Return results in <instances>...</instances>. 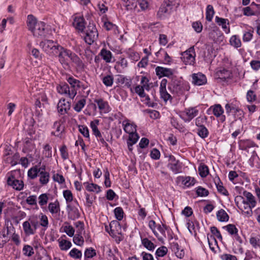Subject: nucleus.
I'll list each match as a JSON object with an SVG mask.
<instances>
[{"instance_id": "7ed1b4c3", "label": "nucleus", "mask_w": 260, "mask_h": 260, "mask_svg": "<svg viewBox=\"0 0 260 260\" xmlns=\"http://www.w3.org/2000/svg\"><path fill=\"white\" fill-rule=\"evenodd\" d=\"M28 29L35 37H44L46 34L45 23L42 21H38L32 15H28L27 19Z\"/></svg>"}, {"instance_id": "a18cd8bd", "label": "nucleus", "mask_w": 260, "mask_h": 260, "mask_svg": "<svg viewBox=\"0 0 260 260\" xmlns=\"http://www.w3.org/2000/svg\"><path fill=\"white\" fill-rule=\"evenodd\" d=\"M41 225L45 230L48 228L49 221L47 216L46 215L41 214L40 215L39 225Z\"/></svg>"}, {"instance_id": "5fc2aeb1", "label": "nucleus", "mask_w": 260, "mask_h": 260, "mask_svg": "<svg viewBox=\"0 0 260 260\" xmlns=\"http://www.w3.org/2000/svg\"><path fill=\"white\" fill-rule=\"evenodd\" d=\"M207 119V117L205 116H200L197 117L195 119L196 125L198 127L204 126V123L206 121Z\"/></svg>"}, {"instance_id": "0eeeda50", "label": "nucleus", "mask_w": 260, "mask_h": 260, "mask_svg": "<svg viewBox=\"0 0 260 260\" xmlns=\"http://www.w3.org/2000/svg\"><path fill=\"white\" fill-rule=\"evenodd\" d=\"M148 226L158 240L162 242L166 238V226L163 224H156L153 220L149 221Z\"/></svg>"}, {"instance_id": "774afa93", "label": "nucleus", "mask_w": 260, "mask_h": 260, "mask_svg": "<svg viewBox=\"0 0 260 260\" xmlns=\"http://www.w3.org/2000/svg\"><path fill=\"white\" fill-rule=\"evenodd\" d=\"M43 154L46 157L50 158L52 156L51 147L49 145L46 144L44 147Z\"/></svg>"}, {"instance_id": "72a5a7b5", "label": "nucleus", "mask_w": 260, "mask_h": 260, "mask_svg": "<svg viewBox=\"0 0 260 260\" xmlns=\"http://www.w3.org/2000/svg\"><path fill=\"white\" fill-rule=\"evenodd\" d=\"M169 88L171 91L176 94L182 93V86L178 81L173 82L170 86Z\"/></svg>"}, {"instance_id": "4468645a", "label": "nucleus", "mask_w": 260, "mask_h": 260, "mask_svg": "<svg viewBox=\"0 0 260 260\" xmlns=\"http://www.w3.org/2000/svg\"><path fill=\"white\" fill-rule=\"evenodd\" d=\"M105 229L111 236L114 237L120 233L121 228L118 221L113 220L110 222L109 226H105Z\"/></svg>"}, {"instance_id": "473e14b6", "label": "nucleus", "mask_w": 260, "mask_h": 260, "mask_svg": "<svg viewBox=\"0 0 260 260\" xmlns=\"http://www.w3.org/2000/svg\"><path fill=\"white\" fill-rule=\"evenodd\" d=\"M214 181L219 192L225 196L229 194L228 191L223 186L222 183L218 177H215Z\"/></svg>"}, {"instance_id": "5701e85b", "label": "nucleus", "mask_w": 260, "mask_h": 260, "mask_svg": "<svg viewBox=\"0 0 260 260\" xmlns=\"http://www.w3.org/2000/svg\"><path fill=\"white\" fill-rule=\"evenodd\" d=\"M115 249L112 248L110 245H104L103 246V252L107 260H118L115 257L114 251Z\"/></svg>"}, {"instance_id": "de8ad7c7", "label": "nucleus", "mask_w": 260, "mask_h": 260, "mask_svg": "<svg viewBox=\"0 0 260 260\" xmlns=\"http://www.w3.org/2000/svg\"><path fill=\"white\" fill-rule=\"evenodd\" d=\"M141 84L143 88L145 89L146 90H149L150 87V83L149 79L146 76H142L140 80Z\"/></svg>"}, {"instance_id": "2eb2a0df", "label": "nucleus", "mask_w": 260, "mask_h": 260, "mask_svg": "<svg viewBox=\"0 0 260 260\" xmlns=\"http://www.w3.org/2000/svg\"><path fill=\"white\" fill-rule=\"evenodd\" d=\"M122 125L124 131L127 134H131L137 132V125L127 118H125L122 122Z\"/></svg>"}, {"instance_id": "79ce46f5", "label": "nucleus", "mask_w": 260, "mask_h": 260, "mask_svg": "<svg viewBox=\"0 0 260 260\" xmlns=\"http://www.w3.org/2000/svg\"><path fill=\"white\" fill-rule=\"evenodd\" d=\"M141 241L142 245L148 250H153L154 249L155 246V245L148 238H141Z\"/></svg>"}, {"instance_id": "ea45409f", "label": "nucleus", "mask_w": 260, "mask_h": 260, "mask_svg": "<svg viewBox=\"0 0 260 260\" xmlns=\"http://www.w3.org/2000/svg\"><path fill=\"white\" fill-rule=\"evenodd\" d=\"M216 216L218 220L221 222L227 221L229 218V215L223 209L219 210L216 214Z\"/></svg>"}, {"instance_id": "9d476101", "label": "nucleus", "mask_w": 260, "mask_h": 260, "mask_svg": "<svg viewBox=\"0 0 260 260\" xmlns=\"http://www.w3.org/2000/svg\"><path fill=\"white\" fill-rule=\"evenodd\" d=\"M98 30L94 25L89 23L85 31L84 40L86 43L91 45L98 38Z\"/></svg>"}, {"instance_id": "aec40b11", "label": "nucleus", "mask_w": 260, "mask_h": 260, "mask_svg": "<svg viewBox=\"0 0 260 260\" xmlns=\"http://www.w3.org/2000/svg\"><path fill=\"white\" fill-rule=\"evenodd\" d=\"M73 25L76 29L83 32L85 28V22L83 17L75 16L73 22Z\"/></svg>"}, {"instance_id": "3c124183", "label": "nucleus", "mask_w": 260, "mask_h": 260, "mask_svg": "<svg viewBox=\"0 0 260 260\" xmlns=\"http://www.w3.org/2000/svg\"><path fill=\"white\" fill-rule=\"evenodd\" d=\"M224 228L229 232L231 235H234L237 234L238 232V230L234 224H229L226 226H224Z\"/></svg>"}, {"instance_id": "c85d7f7f", "label": "nucleus", "mask_w": 260, "mask_h": 260, "mask_svg": "<svg viewBox=\"0 0 260 260\" xmlns=\"http://www.w3.org/2000/svg\"><path fill=\"white\" fill-rule=\"evenodd\" d=\"M178 179L181 182L183 185L187 187L193 186L196 182L194 178L189 176H180L178 178Z\"/></svg>"}, {"instance_id": "b1692460", "label": "nucleus", "mask_w": 260, "mask_h": 260, "mask_svg": "<svg viewBox=\"0 0 260 260\" xmlns=\"http://www.w3.org/2000/svg\"><path fill=\"white\" fill-rule=\"evenodd\" d=\"M94 102L97 104L101 112L106 113L109 111V106L107 102L101 98L95 99Z\"/></svg>"}, {"instance_id": "7c9ffc66", "label": "nucleus", "mask_w": 260, "mask_h": 260, "mask_svg": "<svg viewBox=\"0 0 260 260\" xmlns=\"http://www.w3.org/2000/svg\"><path fill=\"white\" fill-rule=\"evenodd\" d=\"M208 111H212V113L217 117H220L223 113V109L219 104H216L210 107Z\"/></svg>"}, {"instance_id": "052dcab7", "label": "nucleus", "mask_w": 260, "mask_h": 260, "mask_svg": "<svg viewBox=\"0 0 260 260\" xmlns=\"http://www.w3.org/2000/svg\"><path fill=\"white\" fill-rule=\"evenodd\" d=\"M85 195L86 197V203L85 205L86 206L90 207L93 204L95 197L93 196H91L86 192H85Z\"/></svg>"}, {"instance_id": "f3484780", "label": "nucleus", "mask_w": 260, "mask_h": 260, "mask_svg": "<svg viewBox=\"0 0 260 260\" xmlns=\"http://www.w3.org/2000/svg\"><path fill=\"white\" fill-rule=\"evenodd\" d=\"M192 83L198 86L204 85L207 83V78L206 76L200 73L193 74L192 75Z\"/></svg>"}, {"instance_id": "a19ab883", "label": "nucleus", "mask_w": 260, "mask_h": 260, "mask_svg": "<svg viewBox=\"0 0 260 260\" xmlns=\"http://www.w3.org/2000/svg\"><path fill=\"white\" fill-rule=\"evenodd\" d=\"M215 12L213 7L211 5H208L206 8V19L207 21L210 22L212 21Z\"/></svg>"}, {"instance_id": "8fccbe9b", "label": "nucleus", "mask_w": 260, "mask_h": 260, "mask_svg": "<svg viewBox=\"0 0 260 260\" xmlns=\"http://www.w3.org/2000/svg\"><path fill=\"white\" fill-rule=\"evenodd\" d=\"M69 255L75 259H79L82 257V254L80 250L76 248H73L70 251Z\"/></svg>"}, {"instance_id": "dca6fc26", "label": "nucleus", "mask_w": 260, "mask_h": 260, "mask_svg": "<svg viewBox=\"0 0 260 260\" xmlns=\"http://www.w3.org/2000/svg\"><path fill=\"white\" fill-rule=\"evenodd\" d=\"M70 102L65 99H61L59 100L57 105L58 112L61 114H64L70 109Z\"/></svg>"}, {"instance_id": "c9c22d12", "label": "nucleus", "mask_w": 260, "mask_h": 260, "mask_svg": "<svg viewBox=\"0 0 260 260\" xmlns=\"http://www.w3.org/2000/svg\"><path fill=\"white\" fill-rule=\"evenodd\" d=\"M83 184L85 185L86 190L88 191L95 192L96 193H99L101 191L100 186L96 184L85 182Z\"/></svg>"}, {"instance_id": "f704fd0d", "label": "nucleus", "mask_w": 260, "mask_h": 260, "mask_svg": "<svg viewBox=\"0 0 260 260\" xmlns=\"http://www.w3.org/2000/svg\"><path fill=\"white\" fill-rule=\"evenodd\" d=\"M99 121L98 120H95L90 122V127L92 129L93 134L95 135L96 138L101 137V133L98 128Z\"/></svg>"}, {"instance_id": "4c0bfd02", "label": "nucleus", "mask_w": 260, "mask_h": 260, "mask_svg": "<svg viewBox=\"0 0 260 260\" xmlns=\"http://www.w3.org/2000/svg\"><path fill=\"white\" fill-rule=\"evenodd\" d=\"M208 241L210 249L214 253H216V249H218L219 247L215 237H213V236H210V238H209L208 237Z\"/></svg>"}, {"instance_id": "f257e3e1", "label": "nucleus", "mask_w": 260, "mask_h": 260, "mask_svg": "<svg viewBox=\"0 0 260 260\" xmlns=\"http://www.w3.org/2000/svg\"><path fill=\"white\" fill-rule=\"evenodd\" d=\"M236 199L239 200L237 201V204L239 201L241 202L238 206L242 213L247 217L251 216L252 214V209L256 204V201L253 194L247 191H244L243 192V196L237 197Z\"/></svg>"}, {"instance_id": "c03bdc74", "label": "nucleus", "mask_w": 260, "mask_h": 260, "mask_svg": "<svg viewBox=\"0 0 260 260\" xmlns=\"http://www.w3.org/2000/svg\"><path fill=\"white\" fill-rule=\"evenodd\" d=\"M164 4L173 10L176 9L179 6V0H165Z\"/></svg>"}, {"instance_id": "412c9836", "label": "nucleus", "mask_w": 260, "mask_h": 260, "mask_svg": "<svg viewBox=\"0 0 260 260\" xmlns=\"http://www.w3.org/2000/svg\"><path fill=\"white\" fill-rule=\"evenodd\" d=\"M99 55L101 56L106 63L112 62L114 60L111 51L105 48H103L101 50Z\"/></svg>"}, {"instance_id": "680f3d73", "label": "nucleus", "mask_w": 260, "mask_h": 260, "mask_svg": "<svg viewBox=\"0 0 260 260\" xmlns=\"http://www.w3.org/2000/svg\"><path fill=\"white\" fill-rule=\"evenodd\" d=\"M249 242L254 248L259 247L260 248V237H252L250 239Z\"/></svg>"}, {"instance_id": "2f4dec72", "label": "nucleus", "mask_w": 260, "mask_h": 260, "mask_svg": "<svg viewBox=\"0 0 260 260\" xmlns=\"http://www.w3.org/2000/svg\"><path fill=\"white\" fill-rule=\"evenodd\" d=\"M49 212L52 214H57L60 212V205L57 200L54 202L50 203L48 206Z\"/></svg>"}, {"instance_id": "6e6d98bb", "label": "nucleus", "mask_w": 260, "mask_h": 260, "mask_svg": "<svg viewBox=\"0 0 260 260\" xmlns=\"http://www.w3.org/2000/svg\"><path fill=\"white\" fill-rule=\"evenodd\" d=\"M198 134L200 137L205 138L208 137L209 132L207 128L204 126L199 127L198 129Z\"/></svg>"}, {"instance_id": "20e7f679", "label": "nucleus", "mask_w": 260, "mask_h": 260, "mask_svg": "<svg viewBox=\"0 0 260 260\" xmlns=\"http://www.w3.org/2000/svg\"><path fill=\"white\" fill-rule=\"evenodd\" d=\"M28 176L31 179H35L38 176L40 177V182L42 185L48 183L49 180V173L46 171L45 166L40 167L36 166L30 169L27 173Z\"/></svg>"}, {"instance_id": "bb28decb", "label": "nucleus", "mask_w": 260, "mask_h": 260, "mask_svg": "<svg viewBox=\"0 0 260 260\" xmlns=\"http://www.w3.org/2000/svg\"><path fill=\"white\" fill-rule=\"evenodd\" d=\"M127 66L128 62L127 60L124 57H120L119 60L116 62L114 68L118 73H122V70L127 68Z\"/></svg>"}, {"instance_id": "1a4fd4ad", "label": "nucleus", "mask_w": 260, "mask_h": 260, "mask_svg": "<svg viewBox=\"0 0 260 260\" xmlns=\"http://www.w3.org/2000/svg\"><path fill=\"white\" fill-rule=\"evenodd\" d=\"M67 81L70 84L71 92L70 93V98L73 99L77 94V90L79 88H82L84 89H86L87 87L82 84V83L74 77L70 76L67 78Z\"/></svg>"}, {"instance_id": "39448f33", "label": "nucleus", "mask_w": 260, "mask_h": 260, "mask_svg": "<svg viewBox=\"0 0 260 260\" xmlns=\"http://www.w3.org/2000/svg\"><path fill=\"white\" fill-rule=\"evenodd\" d=\"M20 175L18 170H14L8 173L7 175V184L16 190L20 191L23 189L24 183L21 180L18 179Z\"/></svg>"}, {"instance_id": "bf43d9fd", "label": "nucleus", "mask_w": 260, "mask_h": 260, "mask_svg": "<svg viewBox=\"0 0 260 260\" xmlns=\"http://www.w3.org/2000/svg\"><path fill=\"white\" fill-rule=\"evenodd\" d=\"M63 196L67 203L71 202L73 200V194L70 190H64Z\"/></svg>"}, {"instance_id": "4d7b16f0", "label": "nucleus", "mask_w": 260, "mask_h": 260, "mask_svg": "<svg viewBox=\"0 0 260 260\" xmlns=\"http://www.w3.org/2000/svg\"><path fill=\"white\" fill-rule=\"evenodd\" d=\"M24 255L27 256H31L34 253L33 248L28 245H25L23 248Z\"/></svg>"}, {"instance_id": "e433bc0d", "label": "nucleus", "mask_w": 260, "mask_h": 260, "mask_svg": "<svg viewBox=\"0 0 260 260\" xmlns=\"http://www.w3.org/2000/svg\"><path fill=\"white\" fill-rule=\"evenodd\" d=\"M230 44L236 48H238L242 45L241 40L237 35H234L231 37L230 39Z\"/></svg>"}, {"instance_id": "f8f14e48", "label": "nucleus", "mask_w": 260, "mask_h": 260, "mask_svg": "<svg viewBox=\"0 0 260 260\" xmlns=\"http://www.w3.org/2000/svg\"><path fill=\"white\" fill-rule=\"evenodd\" d=\"M196 53L193 47L189 48L182 54V60L186 64L193 65L195 63Z\"/></svg>"}, {"instance_id": "ddd939ff", "label": "nucleus", "mask_w": 260, "mask_h": 260, "mask_svg": "<svg viewBox=\"0 0 260 260\" xmlns=\"http://www.w3.org/2000/svg\"><path fill=\"white\" fill-rule=\"evenodd\" d=\"M168 167L175 174L182 171L181 163L180 162L179 160L176 159L174 156L172 155L169 156Z\"/></svg>"}, {"instance_id": "09e8293b", "label": "nucleus", "mask_w": 260, "mask_h": 260, "mask_svg": "<svg viewBox=\"0 0 260 260\" xmlns=\"http://www.w3.org/2000/svg\"><path fill=\"white\" fill-rule=\"evenodd\" d=\"M102 81L106 86H111L113 83L114 78L112 75H107L102 78Z\"/></svg>"}, {"instance_id": "603ef678", "label": "nucleus", "mask_w": 260, "mask_h": 260, "mask_svg": "<svg viewBox=\"0 0 260 260\" xmlns=\"http://www.w3.org/2000/svg\"><path fill=\"white\" fill-rule=\"evenodd\" d=\"M114 214L116 218L118 220H121L123 217V211L121 207H116L114 210Z\"/></svg>"}, {"instance_id": "393cba45", "label": "nucleus", "mask_w": 260, "mask_h": 260, "mask_svg": "<svg viewBox=\"0 0 260 260\" xmlns=\"http://www.w3.org/2000/svg\"><path fill=\"white\" fill-rule=\"evenodd\" d=\"M231 75L232 73L231 71L225 69L217 71L215 74L216 78L221 79L223 81L225 80L226 79L230 78Z\"/></svg>"}, {"instance_id": "338daca9", "label": "nucleus", "mask_w": 260, "mask_h": 260, "mask_svg": "<svg viewBox=\"0 0 260 260\" xmlns=\"http://www.w3.org/2000/svg\"><path fill=\"white\" fill-rule=\"evenodd\" d=\"M74 243L78 246H81L83 244L84 239L82 236L80 235H76L73 238Z\"/></svg>"}, {"instance_id": "e2e57ef3", "label": "nucleus", "mask_w": 260, "mask_h": 260, "mask_svg": "<svg viewBox=\"0 0 260 260\" xmlns=\"http://www.w3.org/2000/svg\"><path fill=\"white\" fill-rule=\"evenodd\" d=\"M48 201V197L46 193H43L39 197V204L41 206L47 204Z\"/></svg>"}, {"instance_id": "6e6552de", "label": "nucleus", "mask_w": 260, "mask_h": 260, "mask_svg": "<svg viewBox=\"0 0 260 260\" xmlns=\"http://www.w3.org/2000/svg\"><path fill=\"white\" fill-rule=\"evenodd\" d=\"M40 46L44 51L50 55H56L58 52L59 47L60 46L54 42L49 40L42 41Z\"/></svg>"}, {"instance_id": "423d86ee", "label": "nucleus", "mask_w": 260, "mask_h": 260, "mask_svg": "<svg viewBox=\"0 0 260 260\" xmlns=\"http://www.w3.org/2000/svg\"><path fill=\"white\" fill-rule=\"evenodd\" d=\"M39 226V222L37 218L34 216L29 217L22 223L24 233L26 236L35 234Z\"/></svg>"}, {"instance_id": "864d4df0", "label": "nucleus", "mask_w": 260, "mask_h": 260, "mask_svg": "<svg viewBox=\"0 0 260 260\" xmlns=\"http://www.w3.org/2000/svg\"><path fill=\"white\" fill-rule=\"evenodd\" d=\"M85 104L86 100L84 99H82L77 102L74 106V109L76 111L79 112L84 107Z\"/></svg>"}, {"instance_id": "13d9d810", "label": "nucleus", "mask_w": 260, "mask_h": 260, "mask_svg": "<svg viewBox=\"0 0 260 260\" xmlns=\"http://www.w3.org/2000/svg\"><path fill=\"white\" fill-rule=\"evenodd\" d=\"M168 252V249L165 246H161L158 248L155 252L156 257L158 258L159 257H162L165 256Z\"/></svg>"}, {"instance_id": "4be33fe9", "label": "nucleus", "mask_w": 260, "mask_h": 260, "mask_svg": "<svg viewBox=\"0 0 260 260\" xmlns=\"http://www.w3.org/2000/svg\"><path fill=\"white\" fill-rule=\"evenodd\" d=\"M215 22L219 26H221L223 30L228 34L230 31L229 27V21L227 19L222 18L218 16H216L215 19Z\"/></svg>"}, {"instance_id": "cd10ccee", "label": "nucleus", "mask_w": 260, "mask_h": 260, "mask_svg": "<svg viewBox=\"0 0 260 260\" xmlns=\"http://www.w3.org/2000/svg\"><path fill=\"white\" fill-rule=\"evenodd\" d=\"M172 11L171 8L166 6V5L164 3L157 12V16L160 19H163L169 15Z\"/></svg>"}, {"instance_id": "f03ea898", "label": "nucleus", "mask_w": 260, "mask_h": 260, "mask_svg": "<svg viewBox=\"0 0 260 260\" xmlns=\"http://www.w3.org/2000/svg\"><path fill=\"white\" fill-rule=\"evenodd\" d=\"M58 56L59 61L64 67L69 66V58L74 62L78 67L82 68L83 63L80 58L70 50L64 48L61 46L59 47Z\"/></svg>"}, {"instance_id": "58836bf2", "label": "nucleus", "mask_w": 260, "mask_h": 260, "mask_svg": "<svg viewBox=\"0 0 260 260\" xmlns=\"http://www.w3.org/2000/svg\"><path fill=\"white\" fill-rule=\"evenodd\" d=\"M59 246L61 250H67L72 246V243L70 241L64 239H58Z\"/></svg>"}, {"instance_id": "69168bd1", "label": "nucleus", "mask_w": 260, "mask_h": 260, "mask_svg": "<svg viewBox=\"0 0 260 260\" xmlns=\"http://www.w3.org/2000/svg\"><path fill=\"white\" fill-rule=\"evenodd\" d=\"M159 91L161 98L165 102L171 98V95L167 91L166 88L160 89Z\"/></svg>"}, {"instance_id": "9b49d317", "label": "nucleus", "mask_w": 260, "mask_h": 260, "mask_svg": "<svg viewBox=\"0 0 260 260\" xmlns=\"http://www.w3.org/2000/svg\"><path fill=\"white\" fill-rule=\"evenodd\" d=\"M199 112L196 107H189L182 111L180 116L185 122H189L198 115Z\"/></svg>"}, {"instance_id": "37998d69", "label": "nucleus", "mask_w": 260, "mask_h": 260, "mask_svg": "<svg viewBox=\"0 0 260 260\" xmlns=\"http://www.w3.org/2000/svg\"><path fill=\"white\" fill-rule=\"evenodd\" d=\"M61 121H57L54 123L53 128L55 131L52 132V134L56 136H59L62 133L63 127L61 126Z\"/></svg>"}, {"instance_id": "49530a36", "label": "nucleus", "mask_w": 260, "mask_h": 260, "mask_svg": "<svg viewBox=\"0 0 260 260\" xmlns=\"http://www.w3.org/2000/svg\"><path fill=\"white\" fill-rule=\"evenodd\" d=\"M200 175L202 177H206L209 174V169L207 166L201 165L198 168Z\"/></svg>"}, {"instance_id": "6ab92c4d", "label": "nucleus", "mask_w": 260, "mask_h": 260, "mask_svg": "<svg viewBox=\"0 0 260 260\" xmlns=\"http://www.w3.org/2000/svg\"><path fill=\"white\" fill-rule=\"evenodd\" d=\"M256 146V144L253 141L249 140H241L239 143V149L245 150L247 152H249L250 149Z\"/></svg>"}, {"instance_id": "a878e982", "label": "nucleus", "mask_w": 260, "mask_h": 260, "mask_svg": "<svg viewBox=\"0 0 260 260\" xmlns=\"http://www.w3.org/2000/svg\"><path fill=\"white\" fill-rule=\"evenodd\" d=\"M67 210L69 217L71 219L78 218L80 216V213L78 209L70 204L67 205Z\"/></svg>"}, {"instance_id": "0e129e2a", "label": "nucleus", "mask_w": 260, "mask_h": 260, "mask_svg": "<svg viewBox=\"0 0 260 260\" xmlns=\"http://www.w3.org/2000/svg\"><path fill=\"white\" fill-rule=\"evenodd\" d=\"M139 137L137 132L131 134H129V137L127 142H130L132 144H135L137 143Z\"/></svg>"}, {"instance_id": "c756f323", "label": "nucleus", "mask_w": 260, "mask_h": 260, "mask_svg": "<svg viewBox=\"0 0 260 260\" xmlns=\"http://www.w3.org/2000/svg\"><path fill=\"white\" fill-rule=\"evenodd\" d=\"M57 90L58 93L61 94L67 95L70 98V88L67 83H61L57 86Z\"/></svg>"}, {"instance_id": "a211bd4d", "label": "nucleus", "mask_w": 260, "mask_h": 260, "mask_svg": "<svg viewBox=\"0 0 260 260\" xmlns=\"http://www.w3.org/2000/svg\"><path fill=\"white\" fill-rule=\"evenodd\" d=\"M156 74L159 77H170L173 75V71L169 68H166L162 67H157L155 68Z\"/></svg>"}]
</instances>
